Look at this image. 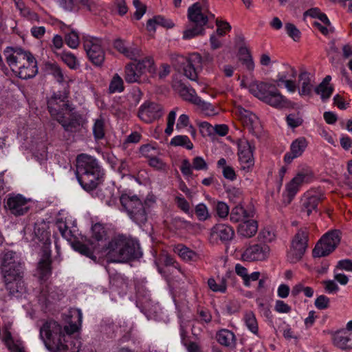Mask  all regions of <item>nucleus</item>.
<instances>
[{
	"label": "nucleus",
	"instance_id": "nucleus-1",
	"mask_svg": "<svg viewBox=\"0 0 352 352\" xmlns=\"http://www.w3.org/2000/svg\"><path fill=\"white\" fill-rule=\"evenodd\" d=\"M75 314L78 324L70 323L62 327L54 320H47L41 327L40 338L50 352H78V349L67 339V337L76 332L81 325L82 316L80 310H76Z\"/></svg>",
	"mask_w": 352,
	"mask_h": 352
},
{
	"label": "nucleus",
	"instance_id": "nucleus-2",
	"mask_svg": "<svg viewBox=\"0 0 352 352\" xmlns=\"http://www.w3.org/2000/svg\"><path fill=\"white\" fill-rule=\"evenodd\" d=\"M107 250L109 258L115 263H125L142 256L138 241L124 235H118L109 242Z\"/></svg>",
	"mask_w": 352,
	"mask_h": 352
},
{
	"label": "nucleus",
	"instance_id": "nucleus-3",
	"mask_svg": "<svg viewBox=\"0 0 352 352\" xmlns=\"http://www.w3.org/2000/svg\"><path fill=\"white\" fill-rule=\"evenodd\" d=\"M0 270L3 278L11 280L24 275V262L20 254L9 249L0 253Z\"/></svg>",
	"mask_w": 352,
	"mask_h": 352
},
{
	"label": "nucleus",
	"instance_id": "nucleus-4",
	"mask_svg": "<svg viewBox=\"0 0 352 352\" xmlns=\"http://www.w3.org/2000/svg\"><path fill=\"white\" fill-rule=\"evenodd\" d=\"M91 239H85V241H74L72 243V248L81 254L96 262L97 257L94 251L98 248V243L105 239L107 233L104 228L100 223H96L91 228Z\"/></svg>",
	"mask_w": 352,
	"mask_h": 352
},
{
	"label": "nucleus",
	"instance_id": "nucleus-5",
	"mask_svg": "<svg viewBox=\"0 0 352 352\" xmlns=\"http://www.w3.org/2000/svg\"><path fill=\"white\" fill-rule=\"evenodd\" d=\"M251 93L259 100L277 109H282L285 105L284 96L277 90L272 83L261 82L252 85Z\"/></svg>",
	"mask_w": 352,
	"mask_h": 352
},
{
	"label": "nucleus",
	"instance_id": "nucleus-6",
	"mask_svg": "<svg viewBox=\"0 0 352 352\" xmlns=\"http://www.w3.org/2000/svg\"><path fill=\"white\" fill-rule=\"evenodd\" d=\"M309 232L307 228H300L291 239L287 250V262L297 263L305 256L309 247Z\"/></svg>",
	"mask_w": 352,
	"mask_h": 352
},
{
	"label": "nucleus",
	"instance_id": "nucleus-7",
	"mask_svg": "<svg viewBox=\"0 0 352 352\" xmlns=\"http://www.w3.org/2000/svg\"><path fill=\"white\" fill-rule=\"evenodd\" d=\"M120 201L129 217L137 224H144L147 221L146 202L143 203L136 195H122Z\"/></svg>",
	"mask_w": 352,
	"mask_h": 352
},
{
	"label": "nucleus",
	"instance_id": "nucleus-8",
	"mask_svg": "<svg viewBox=\"0 0 352 352\" xmlns=\"http://www.w3.org/2000/svg\"><path fill=\"white\" fill-rule=\"evenodd\" d=\"M201 56L198 53L191 54L188 58L177 56L173 59V65L179 71H183L184 74L190 80L197 79V73L202 68Z\"/></svg>",
	"mask_w": 352,
	"mask_h": 352
},
{
	"label": "nucleus",
	"instance_id": "nucleus-9",
	"mask_svg": "<svg viewBox=\"0 0 352 352\" xmlns=\"http://www.w3.org/2000/svg\"><path fill=\"white\" fill-rule=\"evenodd\" d=\"M341 240V232L334 230L325 233L316 243L312 250L314 258L325 257L332 253Z\"/></svg>",
	"mask_w": 352,
	"mask_h": 352
},
{
	"label": "nucleus",
	"instance_id": "nucleus-10",
	"mask_svg": "<svg viewBox=\"0 0 352 352\" xmlns=\"http://www.w3.org/2000/svg\"><path fill=\"white\" fill-rule=\"evenodd\" d=\"M102 40L87 36L83 41L84 49L89 60L96 67H102L105 60V52L102 47Z\"/></svg>",
	"mask_w": 352,
	"mask_h": 352
},
{
	"label": "nucleus",
	"instance_id": "nucleus-11",
	"mask_svg": "<svg viewBox=\"0 0 352 352\" xmlns=\"http://www.w3.org/2000/svg\"><path fill=\"white\" fill-rule=\"evenodd\" d=\"M68 93L65 91H58L54 93L52 96L47 100V108L50 113L56 120L59 116L63 115V111L67 110L69 112L73 111L74 107H73L67 100Z\"/></svg>",
	"mask_w": 352,
	"mask_h": 352
},
{
	"label": "nucleus",
	"instance_id": "nucleus-12",
	"mask_svg": "<svg viewBox=\"0 0 352 352\" xmlns=\"http://www.w3.org/2000/svg\"><path fill=\"white\" fill-rule=\"evenodd\" d=\"M28 230L25 231V239L33 242V245H38L41 248L42 250H45V248H50L51 240L50 238V232L46 230V226L45 223H36L34 224V230Z\"/></svg>",
	"mask_w": 352,
	"mask_h": 352
},
{
	"label": "nucleus",
	"instance_id": "nucleus-13",
	"mask_svg": "<svg viewBox=\"0 0 352 352\" xmlns=\"http://www.w3.org/2000/svg\"><path fill=\"white\" fill-rule=\"evenodd\" d=\"M209 4L208 0L196 2L188 9V19L192 25L204 26L208 22Z\"/></svg>",
	"mask_w": 352,
	"mask_h": 352
},
{
	"label": "nucleus",
	"instance_id": "nucleus-14",
	"mask_svg": "<svg viewBox=\"0 0 352 352\" xmlns=\"http://www.w3.org/2000/svg\"><path fill=\"white\" fill-rule=\"evenodd\" d=\"M311 177L312 173L309 168L302 169L287 183V205L292 202L300 191L302 184L307 182Z\"/></svg>",
	"mask_w": 352,
	"mask_h": 352
},
{
	"label": "nucleus",
	"instance_id": "nucleus-15",
	"mask_svg": "<svg viewBox=\"0 0 352 352\" xmlns=\"http://www.w3.org/2000/svg\"><path fill=\"white\" fill-rule=\"evenodd\" d=\"M102 170L97 160L94 157L82 153L76 158V175L90 174Z\"/></svg>",
	"mask_w": 352,
	"mask_h": 352
},
{
	"label": "nucleus",
	"instance_id": "nucleus-16",
	"mask_svg": "<svg viewBox=\"0 0 352 352\" xmlns=\"http://www.w3.org/2000/svg\"><path fill=\"white\" fill-rule=\"evenodd\" d=\"M163 115L160 104L153 102L146 101L142 104L138 111L139 118L146 123H151L160 118Z\"/></svg>",
	"mask_w": 352,
	"mask_h": 352
},
{
	"label": "nucleus",
	"instance_id": "nucleus-17",
	"mask_svg": "<svg viewBox=\"0 0 352 352\" xmlns=\"http://www.w3.org/2000/svg\"><path fill=\"white\" fill-rule=\"evenodd\" d=\"M27 51L21 47H7L3 50L6 62L10 69L15 74L19 70L22 61H23Z\"/></svg>",
	"mask_w": 352,
	"mask_h": 352
},
{
	"label": "nucleus",
	"instance_id": "nucleus-18",
	"mask_svg": "<svg viewBox=\"0 0 352 352\" xmlns=\"http://www.w3.org/2000/svg\"><path fill=\"white\" fill-rule=\"evenodd\" d=\"M56 120L61 124L65 131L71 133L80 132L85 123L82 116L78 113H72L68 120L65 119L63 114L59 116V118H57Z\"/></svg>",
	"mask_w": 352,
	"mask_h": 352
},
{
	"label": "nucleus",
	"instance_id": "nucleus-19",
	"mask_svg": "<svg viewBox=\"0 0 352 352\" xmlns=\"http://www.w3.org/2000/svg\"><path fill=\"white\" fill-rule=\"evenodd\" d=\"M270 254V248L265 243L254 244L248 247L242 254V258L246 261H264Z\"/></svg>",
	"mask_w": 352,
	"mask_h": 352
},
{
	"label": "nucleus",
	"instance_id": "nucleus-20",
	"mask_svg": "<svg viewBox=\"0 0 352 352\" xmlns=\"http://www.w3.org/2000/svg\"><path fill=\"white\" fill-rule=\"evenodd\" d=\"M103 175V170H100L88 175H76V177L81 187L85 191L90 192L96 190L102 182Z\"/></svg>",
	"mask_w": 352,
	"mask_h": 352
},
{
	"label": "nucleus",
	"instance_id": "nucleus-21",
	"mask_svg": "<svg viewBox=\"0 0 352 352\" xmlns=\"http://www.w3.org/2000/svg\"><path fill=\"white\" fill-rule=\"evenodd\" d=\"M28 201L21 195L10 196L5 204V208L15 216L23 215L29 210Z\"/></svg>",
	"mask_w": 352,
	"mask_h": 352
},
{
	"label": "nucleus",
	"instance_id": "nucleus-22",
	"mask_svg": "<svg viewBox=\"0 0 352 352\" xmlns=\"http://www.w3.org/2000/svg\"><path fill=\"white\" fill-rule=\"evenodd\" d=\"M254 146L246 140H241L238 143V155L243 168H249L254 165Z\"/></svg>",
	"mask_w": 352,
	"mask_h": 352
},
{
	"label": "nucleus",
	"instance_id": "nucleus-23",
	"mask_svg": "<svg viewBox=\"0 0 352 352\" xmlns=\"http://www.w3.org/2000/svg\"><path fill=\"white\" fill-rule=\"evenodd\" d=\"M113 47L120 53L131 60H137L142 56L141 50L133 43L118 38L113 42Z\"/></svg>",
	"mask_w": 352,
	"mask_h": 352
},
{
	"label": "nucleus",
	"instance_id": "nucleus-24",
	"mask_svg": "<svg viewBox=\"0 0 352 352\" xmlns=\"http://www.w3.org/2000/svg\"><path fill=\"white\" fill-rule=\"evenodd\" d=\"M298 94L300 97H311L314 91L311 75L307 71H301L298 76Z\"/></svg>",
	"mask_w": 352,
	"mask_h": 352
},
{
	"label": "nucleus",
	"instance_id": "nucleus-25",
	"mask_svg": "<svg viewBox=\"0 0 352 352\" xmlns=\"http://www.w3.org/2000/svg\"><path fill=\"white\" fill-rule=\"evenodd\" d=\"M234 236L233 228L226 224L219 223L214 226L210 230V237L219 239L222 242L231 241Z\"/></svg>",
	"mask_w": 352,
	"mask_h": 352
},
{
	"label": "nucleus",
	"instance_id": "nucleus-26",
	"mask_svg": "<svg viewBox=\"0 0 352 352\" xmlns=\"http://www.w3.org/2000/svg\"><path fill=\"white\" fill-rule=\"evenodd\" d=\"M308 141L305 137H299L295 139L290 145V151L287 152V164L294 159L302 155L308 146Z\"/></svg>",
	"mask_w": 352,
	"mask_h": 352
},
{
	"label": "nucleus",
	"instance_id": "nucleus-27",
	"mask_svg": "<svg viewBox=\"0 0 352 352\" xmlns=\"http://www.w3.org/2000/svg\"><path fill=\"white\" fill-rule=\"evenodd\" d=\"M51 264V250L45 248V250H42L41 258L38 263V271L41 280H46L50 276L52 272Z\"/></svg>",
	"mask_w": 352,
	"mask_h": 352
},
{
	"label": "nucleus",
	"instance_id": "nucleus-28",
	"mask_svg": "<svg viewBox=\"0 0 352 352\" xmlns=\"http://www.w3.org/2000/svg\"><path fill=\"white\" fill-rule=\"evenodd\" d=\"M302 200V210L305 211L308 216L312 211L318 212V206L320 202V195L316 192L307 191L304 194Z\"/></svg>",
	"mask_w": 352,
	"mask_h": 352
},
{
	"label": "nucleus",
	"instance_id": "nucleus-29",
	"mask_svg": "<svg viewBox=\"0 0 352 352\" xmlns=\"http://www.w3.org/2000/svg\"><path fill=\"white\" fill-rule=\"evenodd\" d=\"M333 344L342 349L352 348V333L348 330H338L333 336Z\"/></svg>",
	"mask_w": 352,
	"mask_h": 352
},
{
	"label": "nucleus",
	"instance_id": "nucleus-30",
	"mask_svg": "<svg viewBox=\"0 0 352 352\" xmlns=\"http://www.w3.org/2000/svg\"><path fill=\"white\" fill-rule=\"evenodd\" d=\"M175 87L184 100L194 104L197 101L200 102V98L197 95L195 90L181 80L177 82Z\"/></svg>",
	"mask_w": 352,
	"mask_h": 352
},
{
	"label": "nucleus",
	"instance_id": "nucleus-31",
	"mask_svg": "<svg viewBox=\"0 0 352 352\" xmlns=\"http://www.w3.org/2000/svg\"><path fill=\"white\" fill-rule=\"evenodd\" d=\"M238 113L241 122L250 131L254 132L259 127L258 118L254 113L243 108H239Z\"/></svg>",
	"mask_w": 352,
	"mask_h": 352
},
{
	"label": "nucleus",
	"instance_id": "nucleus-32",
	"mask_svg": "<svg viewBox=\"0 0 352 352\" xmlns=\"http://www.w3.org/2000/svg\"><path fill=\"white\" fill-rule=\"evenodd\" d=\"M23 278V276L14 277V278L11 280L3 278L6 288L10 295L14 296L16 294H22L25 292V287Z\"/></svg>",
	"mask_w": 352,
	"mask_h": 352
},
{
	"label": "nucleus",
	"instance_id": "nucleus-33",
	"mask_svg": "<svg viewBox=\"0 0 352 352\" xmlns=\"http://www.w3.org/2000/svg\"><path fill=\"white\" fill-rule=\"evenodd\" d=\"M257 230V221L248 219L241 222L238 227L239 234L246 238L253 236L256 233Z\"/></svg>",
	"mask_w": 352,
	"mask_h": 352
},
{
	"label": "nucleus",
	"instance_id": "nucleus-34",
	"mask_svg": "<svg viewBox=\"0 0 352 352\" xmlns=\"http://www.w3.org/2000/svg\"><path fill=\"white\" fill-rule=\"evenodd\" d=\"M216 337L220 344L230 349L235 348L236 337L232 331L223 329L217 332Z\"/></svg>",
	"mask_w": 352,
	"mask_h": 352
},
{
	"label": "nucleus",
	"instance_id": "nucleus-35",
	"mask_svg": "<svg viewBox=\"0 0 352 352\" xmlns=\"http://www.w3.org/2000/svg\"><path fill=\"white\" fill-rule=\"evenodd\" d=\"M252 216L253 214L252 212L245 210L241 204H237L232 209L230 214V219L231 221L237 223L239 221L243 222L246 219H249Z\"/></svg>",
	"mask_w": 352,
	"mask_h": 352
},
{
	"label": "nucleus",
	"instance_id": "nucleus-36",
	"mask_svg": "<svg viewBox=\"0 0 352 352\" xmlns=\"http://www.w3.org/2000/svg\"><path fill=\"white\" fill-rule=\"evenodd\" d=\"M59 4L66 10L72 11L74 7H82L88 10H92L93 3L89 0H69L67 3L66 0H59Z\"/></svg>",
	"mask_w": 352,
	"mask_h": 352
},
{
	"label": "nucleus",
	"instance_id": "nucleus-37",
	"mask_svg": "<svg viewBox=\"0 0 352 352\" xmlns=\"http://www.w3.org/2000/svg\"><path fill=\"white\" fill-rule=\"evenodd\" d=\"M159 25L166 28H171L174 26L172 21L166 19L163 16L158 15L154 16L153 19L148 20L146 28L148 31H155V25Z\"/></svg>",
	"mask_w": 352,
	"mask_h": 352
},
{
	"label": "nucleus",
	"instance_id": "nucleus-38",
	"mask_svg": "<svg viewBox=\"0 0 352 352\" xmlns=\"http://www.w3.org/2000/svg\"><path fill=\"white\" fill-rule=\"evenodd\" d=\"M41 296L45 298V303L50 304L54 301L59 300L63 297V294L57 289L51 286H46L41 291Z\"/></svg>",
	"mask_w": 352,
	"mask_h": 352
},
{
	"label": "nucleus",
	"instance_id": "nucleus-39",
	"mask_svg": "<svg viewBox=\"0 0 352 352\" xmlns=\"http://www.w3.org/2000/svg\"><path fill=\"white\" fill-rule=\"evenodd\" d=\"M13 1L22 16L31 21H38L39 20L38 15L36 12L31 11L29 8L26 7L23 0Z\"/></svg>",
	"mask_w": 352,
	"mask_h": 352
},
{
	"label": "nucleus",
	"instance_id": "nucleus-40",
	"mask_svg": "<svg viewBox=\"0 0 352 352\" xmlns=\"http://www.w3.org/2000/svg\"><path fill=\"white\" fill-rule=\"evenodd\" d=\"M124 72V79L129 83L138 82L142 75L134 63L126 65Z\"/></svg>",
	"mask_w": 352,
	"mask_h": 352
},
{
	"label": "nucleus",
	"instance_id": "nucleus-41",
	"mask_svg": "<svg viewBox=\"0 0 352 352\" xmlns=\"http://www.w3.org/2000/svg\"><path fill=\"white\" fill-rule=\"evenodd\" d=\"M175 252L186 261H195L198 257L194 251L182 244L177 245L175 248Z\"/></svg>",
	"mask_w": 352,
	"mask_h": 352
},
{
	"label": "nucleus",
	"instance_id": "nucleus-42",
	"mask_svg": "<svg viewBox=\"0 0 352 352\" xmlns=\"http://www.w3.org/2000/svg\"><path fill=\"white\" fill-rule=\"evenodd\" d=\"M208 285L209 288L214 292L225 293L227 289L226 278L223 276H218V283L214 278H210L208 280Z\"/></svg>",
	"mask_w": 352,
	"mask_h": 352
},
{
	"label": "nucleus",
	"instance_id": "nucleus-43",
	"mask_svg": "<svg viewBox=\"0 0 352 352\" xmlns=\"http://www.w3.org/2000/svg\"><path fill=\"white\" fill-rule=\"evenodd\" d=\"M135 66L138 68V70L141 73V74L148 72L151 74H154L155 72V67L154 65V60L151 57L145 58L142 60H139Z\"/></svg>",
	"mask_w": 352,
	"mask_h": 352
},
{
	"label": "nucleus",
	"instance_id": "nucleus-44",
	"mask_svg": "<svg viewBox=\"0 0 352 352\" xmlns=\"http://www.w3.org/2000/svg\"><path fill=\"white\" fill-rule=\"evenodd\" d=\"M239 53L241 57L239 58L242 64L245 66L247 69L252 71L254 68V63L250 51L247 47H241Z\"/></svg>",
	"mask_w": 352,
	"mask_h": 352
},
{
	"label": "nucleus",
	"instance_id": "nucleus-45",
	"mask_svg": "<svg viewBox=\"0 0 352 352\" xmlns=\"http://www.w3.org/2000/svg\"><path fill=\"white\" fill-rule=\"evenodd\" d=\"M38 73L37 63L34 65H29L17 70L15 74L21 79H29L34 77Z\"/></svg>",
	"mask_w": 352,
	"mask_h": 352
},
{
	"label": "nucleus",
	"instance_id": "nucleus-46",
	"mask_svg": "<svg viewBox=\"0 0 352 352\" xmlns=\"http://www.w3.org/2000/svg\"><path fill=\"white\" fill-rule=\"evenodd\" d=\"M170 144L174 146H183L188 150L193 148V144L186 135H176L173 138L170 142Z\"/></svg>",
	"mask_w": 352,
	"mask_h": 352
},
{
	"label": "nucleus",
	"instance_id": "nucleus-47",
	"mask_svg": "<svg viewBox=\"0 0 352 352\" xmlns=\"http://www.w3.org/2000/svg\"><path fill=\"white\" fill-rule=\"evenodd\" d=\"M124 89V82L122 78L118 74L113 75L109 86V92L114 94L116 92L120 93Z\"/></svg>",
	"mask_w": 352,
	"mask_h": 352
},
{
	"label": "nucleus",
	"instance_id": "nucleus-48",
	"mask_svg": "<svg viewBox=\"0 0 352 352\" xmlns=\"http://www.w3.org/2000/svg\"><path fill=\"white\" fill-rule=\"evenodd\" d=\"M333 87L323 85H318L314 89L315 93L320 96L322 102H327L333 94Z\"/></svg>",
	"mask_w": 352,
	"mask_h": 352
},
{
	"label": "nucleus",
	"instance_id": "nucleus-49",
	"mask_svg": "<svg viewBox=\"0 0 352 352\" xmlns=\"http://www.w3.org/2000/svg\"><path fill=\"white\" fill-rule=\"evenodd\" d=\"M93 134L94 138L97 140L104 138V121L102 118L96 120L93 126Z\"/></svg>",
	"mask_w": 352,
	"mask_h": 352
},
{
	"label": "nucleus",
	"instance_id": "nucleus-50",
	"mask_svg": "<svg viewBox=\"0 0 352 352\" xmlns=\"http://www.w3.org/2000/svg\"><path fill=\"white\" fill-rule=\"evenodd\" d=\"M205 32V28L201 25H192L191 28L186 29L184 32V39H191L199 35H203Z\"/></svg>",
	"mask_w": 352,
	"mask_h": 352
},
{
	"label": "nucleus",
	"instance_id": "nucleus-51",
	"mask_svg": "<svg viewBox=\"0 0 352 352\" xmlns=\"http://www.w3.org/2000/svg\"><path fill=\"white\" fill-rule=\"evenodd\" d=\"M303 122V119L300 113L298 111L295 113L287 114V126L295 129L300 125Z\"/></svg>",
	"mask_w": 352,
	"mask_h": 352
},
{
	"label": "nucleus",
	"instance_id": "nucleus-52",
	"mask_svg": "<svg viewBox=\"0 0 352 352\" xmlns=\"http://www.w3.org/2000/svg\"><path fill=\"white\" fill-rule=\"evenodd\" d=\"M245 322L248 328L254 334L258 333V324L255 316L252 312L247 313L245 316Z\"/></svg>",
	"mask_w": 352,
	"mask_h": 352
},
{
	"label": "nucleus",
	"instance_id": "nucleus-53",
	"mask_svg": "<svg viewBox=\"0 0 352 352\" xmlns=\"http://www.w3.org/2000/svg\"><path fill=\"white\" fill-rule=\"evenodd\" d=\"M63 61L71 69H76L78 66L76 57L70 52H63L60 55Z\"/></svg>",
	"mask_w": 352,
	"mask_h": 352
},
{
	"label": "nucleus",
	"instance_id": "nucleus-54",
	"mask_svg": "<svg viewBox=\"0 0 352 352\" xmlns=\"http://www.w3.org/2000/svg\"><path fill=\"white\" fill-rule=\"evenodd\" d=\"M65 43L71 48H76L79 45V36L75 31H71L65 36Z\"/></svg>",
	"mask_w": 352,
	"mask_h": 352
},
{
	"label": "nucleus",
	"instance_id": "nucleus-55",
	"mask_svg": "<svg viewBox=\"0 0 352 352\" xmlns=\"http://www.w3.org/2000/svg\"><path fill=\"white\" fill-rule=\"evenodd\" d=\"M292 292L294 296H297L300 292H303L305 296L311 298L313 296L314 292L312 287H305L302 283H299L294 287Z\"/></svg>",
	"mask_w": 352,
	"mask_h": 352
},
{
	"label": "nucleus",
	"instance_id": "nucleus-56",
	"mask_svg": "<svg viewBox=\"0 0 352 352\" xmlns=\"http://www.w3.org/2000/svg\"><path fill=\"white\" fill-rule=\"evenodd\" d=\"M48 70L53 75V76L55 78V79L58 82H63L65 80L64 78V74L62 72V69L60 68V67L54 63L49 64L47 65Z\"/></svg>",
	"mask_w": 352,
	"mask_h": 352
},
{
	"label": "nucleus",
	"instance_id": "nucleus-57",
	"mask_svg": "<svg viewBox=\"0 0 352 352\" xmlns=\"http://www.w3.org/2000/svg\"><path fill=\"white\" fill-rule=\"evenodd\" d=\"M287 36L291 37L294 41L298 42L301 38L300 31L292 23H287Z\"/></svg>",
	"mask_w": 352,
	"mask_h": 352
},
{
	"label": "nucleus",
	"instance_id": "nucleus-58",
	"mask_svg": "<svg viewBox=\"0 0 352 352\" xmlns=\"http://www.w3.org/2000/svg\"><path fill=\"white\" fill-rule=\"evenodd\" d=\"M195 214L200 221H205L210 217L208 208L204 204H199L196 206Z\"/></svg>",
	"mask_w": 352,
	"mask_h": 352
},
{
	"label": "nucleus",
	"instance_id": "nucleus-59",
	"mask_svg": "<svg viewBox=\"0 0 352 352\" xmlns=\"http://www.w3.org/2000/svg\"><path fill=\"white\" fill-rule=\"evenodd\" d=\"M195 104L199 107L207 116H212L217 113L211 104L202 100L201 98L200 102L197 101Z\"/></svg>",
	"mask_w": 352,
	"mask_h": 352
},
{
	"label": "nucleus",
	"instance_id": "nucleus-60",
	"mask_svg": "<svg viewBox=\"0 0 352 352\" xmlns=\"http://www.w3.org/2000/svg\"><path fill=\"white\" fill-rule=\"evenodd\" d=\"M133 4L136 9V11L134 13V16L137 20H140L146 12V6L140 0H133Z\"/></svg>",
	"mask_w": 352,
	"mask_h": 352
},
{
	"label": "nucleus",
	"instance_id": "nucleus-61",
	"mask_svg": "<svg viewBox=\"0 0 352 352\" xmlns=\"http://www.w3.org/2000/svg\"><path fill=\"white\" fill-rule=\"evenodd\" d=\"M329 298L324 295H320L315 300L314 305L318 309L322 310L327 309L329 306Z\"/></svg>",
	"mask_w": 352,
	"mask_h": 352
},
{
	"label": "nucleus",
	"instance_id": "nucleus-62",
	"mask_svg": "<svg viewBox=\"0 0 352 352\" xmlns=\"http://www.w3.org/2000/svg\"><path fill=\"white\" fill-rule=\"evenodd\" d=\"M215 209L217 215L221 218H226L229 214V207L223 201H219L216 205Z\"/></svg>",
	"mask_w": 352,
	"mask_h": 352
},
{
	"label": "nucleus",
	"instance_id": "nucleus-63",
	"mask_svg": "<svg viewBox=\"0 0 352 352\" xmlns=\"http://www.w3.org/2000/svg\"><path fill=\"white\" fill-rule=\"evenodd\" d=\"M57 226L61 235L67 240L71 241L73 235L66 223L63 221H60L57 223Z\"/></svg>",
	"mask_w": 352,
	"mask_h": 352
},
{
	"label": "nucleus",
	"instance_id": "nucleus-64",
	"mask_svg": "<svg viewBox=\"0 0 352 352\" xmlns=\"http://www.w3.org/2000/svg\"><path fill=\"white\" fill-rule=\"evenodd\" d=\"M216 25L217 28V34L219 36H223L226 34V32L230 31L231 30L230 25L226 22L217 19L216 20Z\"/></svg>",
	"mask_w": 352,
	"mask_h": 352
}]
</instances>
